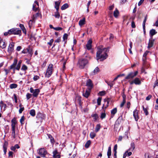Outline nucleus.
<instances>
[{
    "mask_svg": "<svg viewBox=\"0 0 158 158\" xmlns=\"http://www.w3.org/2000/svg\"><path fill=\"white\" fill-rule=\"evenodd\" d=\"M109 48H104L102 46L98 47V50L96 54L97 60H103L106 59L108 56L107 52L109 51Z\"/></svg>",
    "mask_w": 158,
    "mask_h": 158,
    "instance_id": "obj_1",
    "label": "nucleus"
},
{
    "mask_svg": "<svg viewBox=\"0 0 158 158\" xmlns=\"http://www.w3.org/2000/svg\"><path fill=\"white\" fill-rule=\"evenodd\" d=\"M86 57H87V59L81 58L78 60L77 65L80 69H84L85 67L88 64L89 60L88 59H90L91 56H88L87 57V56H86Z\"/></svg>",
    "mask_w": 158,
    "mask_h": 158,
    "instance_id": "obj_2",
    "label": "nucleus"
},
{
    "mask_svg": "<svg viewBox=\"0 0 158 158\" xmlns=\"http://www.w3.org/2000/svg\"><path fill=\"white\" fill-rule=\"evenodd\" d=\"M18 60L16 58H15L14 60V62L12 64L10 67V69H13L14 73H15V70L19 71L21 67V65L22 63L21 60H19L17 64Z\"/></svg>",
    "mask_w": 158,
    "mask_h": 158,
    "instance_id": "obj_3",
    "label": "nucleus"
},
{
    "mask_svg": "<svg viewBox=\"0 0 158 158\" xmlns=\"http://www.w3.org/2000/svg\"><path fill=\"white\" fill-rule=\"evenodd\" d=\"M53 67L52 64H51L49 65L45 75L46 77H49L52 74L53 71Z\"/></svg>",
    "mask_w": 158,
    "mask_h": 158,
    "instance_id": "obj_4",
    "label": "nucleus"
},
{
    "mask_svg": "<svg viewBox=\"0 0 158 158\" xmlns=\"http://www.w3.org/2000/svg\"><path fill=\"white\" fill-rule=\"evenodd\" d=\"M9 31L10 32V34L19 35L21 32V31L18 28H13L9 30Z\"/></svg>",
    "mask_w": 158,
    "mask_h": 158,
    "instance_id": "obj_5",
    "label": "nucleus"
},
{
    "mask_svg": "<svg viewBox=\"0 0 158 158\" xmlns=\"http://www.w3.org/2000/svg\"><path fill=\"white\" fill-rule=\"evenodd\" d=\"M48 153L47 150L44 148H40V156L43 157H46L48 155Z\"/></svg>",
    "mask_w": 158,
    "mask_h": 158,
    "instance_id": "obj_6",
    "label": "nucleus"
},
{
    "mask_svg": "<svg viewBox=\"0 0 158 158\" xmlns=\"http://www.w3.org/2000/svg\"><path fill=\"white\" fill-rule=\"evenodd\" d=\"M138 73V72L137 71H136L135 72H131L125 77V79L127 80L132 79L136 76Z\"/></svg>",
    "mask_w": 158,
    "mask_h": 158,
    "instance_id": "obj_7",
    "label": "nucleus"
},
{
    "mask_svg": "<svg viewBox=\"0 0 158 158\" xmlns=\"http://www.w3.org/2000/svg\"><path fill=\"white\" fill-rule=\"evenodd\" d=\"M40 15L39 13V11L37 13L35 14H34L33 15V18L32 20H30L28 23V24L29 25V27H31L32 26V23L35 20V19L37 18V17H38Z\"/></svg>",
    "mask_w": 158,
    "mask_h": 158,
    "instance_id": "obj_8",
    "label": "nucleus"
},
{
    "mask_svg": "<svg viewBox=\"0 0 158 158\" xmlns=\"http://www.w3.org/2000/svg\"><path fill=\"white\" fill-rule=\"evenodd\" d=\"M15 43L14 42L10 43L9 46L8 48V52L9 54H11L13 52L14 50Z\"/></svg>",
    "mask_w": 158,
    "mask_h": 158,
    "instance_id": "obj_9",
    "label": "nucleus"
},
{
    "mask_svg": "<svg viewBox=\"0 0 158 158\" xmlns=\"http://www.w3.org/2000/svg\"><path fill=\"white\" fill-rule=\"evenodd\" d=\"M134 83L136 85H140L141 82L139 78L136 77L130 82V84L131 85Z\"/></svg>",
    "mask_w": 158,
    "mask_h": 158,
    "instance_id": "obj_10",
    "label": "nucleus"
},
{
    "mask_svg": "<svg viewBox=\"0 0 158 158\" xmlns=\"http://www.w3.org/2000/svg\"><path fill=\"white\" fill-rule=\"evenodd\" d=\"M86 84L87 86L88 87L87 89H91L93 86V84L92 81L90 79H88L87 81Z\"/></svg>",
    "mask_w": 158,
    "mask_h": 158,
    "instance_id": "obj_11",
    "label": "nucleus"
},
{
    "mask_svg": "<svg viewBox=\"0 0 158 158\" xmlns=\"http://www.w3.org/2000/svg\"><path fill=\"white\" fill-rule=\"evenodd\" d=\"M154 41L155 39H153L152 38H150L148 46V49H149L153 46Z\"/></svg>",
    "mask_w": 158,
    "mask_h": 158,
    "instance_id": "obj_12",
    "label": "nucleus"
},
{
    "mask_svg": "<svg viewBox=\"0 0 158 158\" xmlns=\"http://www.w3.org/2000/svg\"><path fill=\"white\" fill-rule=\"evenodd\" d=\"M139 111L137 110V109H135L133 111V116L136 121H137L139 119L138 116Z\"/></svg>",
    "mask_w": 158,
    "mask_h": 158,
    "instance_id": "obj_13",
    "label": "nucleus"
},
{
    "mask_svg": "<svg viewBox=\"0 0 158 158\" xmlns=\"http://www.w3.org/2000/svg\"><path fill=\"white\" fill-rule=\"evenodd\" d=\"M39 3L36 1L35 2V3L33 5V10L35 12L36 11L39 9Z\"/></svg>",
    "mask_w": 158,
    "mask_h": 158,
    "instance_id": "obj_14",
    "label": "nucleus"
},
{
    "mask_svg": "<svg viewBox=\"0 0 158 158\" xmlns=\"http://www.w3.org/2000/svg\"><path fill=\"white\" fill-rule=\"evenodd\" d=\"M8 143L7 141H5L3 145V151L4 152V154L6 155L7 152V147L8 145Z\"/></svg>",
    "mask_w": 158,
    "mask_h": 158,
    "instance_id": "obj_15",
    "label": "nucleus"
},
{
    "mask_svg": "<svg viewBox=\"0 0 158 158\" xmlns=\"http://www.w3.org/2000/svg\"><path fill=\"white\" fill-rule=\"evenodd\" d=\"M110 101V99L108 98H106L104 99V104L103 105V106L105 105V109L108 106ZM103 108L104 106L102 107V108Z\"/></svg>",
    "mask_w": 158,
    "mask_h": 158,
    "instance_id": "obj_16",
    "label": "nucleus"
},
{
    "mask_svg": "<svg viewBox=\"0 0 158 158\" xmlns=\"http://www.w3.org/2000/svg\"><path fill=\"white\" fill-rule=\"evenodd\" d=\"M92 43V40L90 39L88 41L86 44V47L88 50H89L91 48Z\"/></svg>",
    "mask_w": 158,
    "mask_h": 158,
    "instance_id": "obj_17",
    "label": "nucleus"
},
{
    "mask_svg": "<svg viewBox=\"0 0 158 158\" xmlns=\"http://www.w3.org/2000/svg\"><path fill=\"white\" fill-rule=\"evenodd\" d=\"M91 90V89H87L85 92L83 93V96L86 98H88L90 95Z\"/></svg>",
    "mask_w": 158,
    "mask_h": 158,
    "instance_id": "obj_18",
    "label": "nucleus"
},
{
    "mask_svg": "<svg viewBox=\"0 0 158 158\" xmlns=\"http://www.w3.org/2000/svg\"><path fill=\"white\" fill-rule=\"evenodd\" d=\"M157 33V32L154 29H152L149 32V35L150 38H153V36L156 35Z\"/></svg>",
    "mask_w": 158,
    "mask_h": 158,
    "instance_id": "obj_19",
    "label": "nucleus"
},
{
    "mask_svg": "<svg viewBox=\"0 0 158 158\" xmlns=\"http://www.w3.org/2000/svg\"><path fill=\"white\" fill-rule=\"evenodd\" d=\"M11 127L15 128V125L17 124V121L15 118H14L11 121Z\"/></svg>",
    "mask_w": 158,
    "mask_h": 158,
    "instance_id": "obj_20",
    "label": "nucleus"
},
{
    "mask_svg": "<svg viewBox=\"0 0 158 158\" xmlns=\"http://www.w3.org/2000/svg\"><path fill=\"white\" fill-rule=\"evenodd\" d=\"M117 109L116 108H115L114 109H113L111 111V117L113 118L114 116V114L117 113Z\"/></svg>",
    "mask_w": 158,
    "mask_h": 158,
    "instance_id": "obj_21",
    "label": "nucleus"
},
{
    "mask_svg": "<svg viewBox=\"0 0 158 158\" xmlns=\"http://www.w3.org/2000/svg\"><path fill=\"white\" fill-rule=\"evenodd\" d=\"M48 138L49 139H50V142L53 145L55 142L54 139L52 137V135L50 134H47Z\"/></svg>",
    "mask_w": 158,
    "mask_h": 158,
    "instance_id": "obj_22",
    "label": "nucleus"
},
{
    "mask_svg": "<svg viewBox=\"0 0 158 158\" xmlns=\"http://www.w3.org/2000/svg\"><path fill=\"white\" fill-rule=\"evenodd\" d=\"M60 4V2L59 1H56L55 2V8L56 10H58L59 6Z\"/></svg>",
    "mask_w": 158,
    "mask_h": 158,
    "instance_id": "obj_23",
    "label": "nucleus"
},
{
    "mask_svg": "<svg viewBox=\"0 0 158 158\" xmlns=\"http://www.w3.org/2000/svg\"><path fill=\"white\" fill-rule=\"evenodd\" d=\"M99 71V69L98 67H96L94 70L91 73L92 75H94Z\"/></svg>",
    "mask_w": 158,
    "mask_h": 158,
    "instance_id": "obj_24",
    "label": "nucleus"
},
{
    "mask_svg": "<svg viewBox=\"0 0 158 158\" xmlns=\"http://www.w3.org/2000/svg\"><path fill=\"white\" fill-rule=\"evenodd\" d=\"M15 128L14 127H11V136L14 138L15 139L16 138L15 133Z\"/></svg>",
    "mask_w": 158,
    "mask_h": 158,
    "instance_id": "obj_25",
    "label": "nucleus"
},
{
    "mask_svg": "<svg viewBox=\"0 0 158 158\" xmlns=\"http://www.w3.org/2000/svg\"><path fill=\"white\" fill-rule=\"evenodd\" d=\"M40 92V89H35V91L33 93V95L34 97H36L39 94V93Z\"/></svg>",
    "mask_w": 158,
    "mask_h": 158,
    "instance_id": "obj_26",
    "label": "nucleus"
},
{
    "mask_svg": "<svg viewBox=\"0 0 158 158\" xmlns=\"http://www.w3.org/2000/svg\"><path fill=\"white\" fill-rule=\"evenodd\" d=\"M119 15V12L118 10L116 8L114 12V16L116 18H117Z\"/></svg>",
    "mask_w": 158,
    "mask_h": 158,
    "instance_id": "obj_27",
    "label": "nucleus"
},
{
    "mask_svg": "<svg viewBox=\"0 0 158 158\" xmlns=\"http://www.w3.org/2000/svg\"><path fill=\"white\" fill-rule=\"evenodd\" d=\"M129 150H128L125 152V153L123 155V158H125L127 156H130L132 154L131 152H128V151Z\"/></svg>",
    "mask_w": 158,
    "mask_h": 158,
    "instance_id": "obj_28",
    "label": "nucleus"
},
{
    "mask_svg": "<svg viewBox=\"0 0 158 158\" xmlns=\"http://www.w3.org/2000/svg\"><path fill=\"white\" fill-rule=\"evenodd\" d=\"M85 18H83L79 22V25L81 27L83 25L85 24Z\"/></svg>",
    "mask_w": 158,
    "mask_h": 158,
    "instance_id": "obj_29",
    "label": "nucleus"
},
{
    "mask_svg": "<svg viewBox=\"0 0 158 158\" xmlns=\"http://www.w3.org/2000/svg\"><path fill=\"white\" fill-rule=\"evenodd\" d=\"M69 7V5L67 3H65L61 7L62 10H64Z\"/></svg>",
    "mask_w": 158,
    "mask_h": 158,
    "instance_id": "obj_30",
    "label": "nucleus"
},
{
    "mask_svg": "<svg viewBox=\"0 0 158 158\" xmlns=\"http://www.w3.org/2000/svg\"><path fill=\"white\" fill-rule=\"evenodd\" d=\"M6 44L5 43V42H4L3 41H1V44H0V47L2 48V49H3L6 48Z\"/></svg>",
    "mask_w": 158,
    "mask_h": 158,
    "instance_id": "obj_31",
    "label": "nucleus"
},
{
    "mask_svg": "<svg viewBox=\"0 0 158 158\" xmlns=\"http://www.w3.org/2000/svg\"><path fill=\"white\" fill-rule=\"evenodd\" d=\"M30 114L32 116L34 117L35 115V111L34 109H32L30 111Z\"/></svg>",
    "mask_w": 158,
    "mask_h": 158,
    "instance_id": "obj_32",
    "label": "nucleus"
},
{
    "mask_svg": "<svg viewBox=\"0 0 158 158\" xmlns=\"http://www.w3.org/2000/svg\"><path fill=\"white\" fill-rule=\"evenodd\" d=\"M131 147L129 149V150L131 151H133L135 148V145L134 142H132L131 144Z\"/></svg>",
    "mask_w": 158,
    "mask_h": 158,
    "instance_id": "obj_33",
    "label": "nucleus"
},
{
    "mask_svg": "<svg viewBox=\"0 0 158 158\" xmlns=\"http://www.w3.org/2000/svg\"><path fill=\"white\" fill-rule=\"evenodd\" d=\"M18 85L15 83H13L10 85V89H12L15 88L17 87Z\"/></svg>",
    "mask_w": 158,
    "mask_h": 158,
    "instance_id": "obj_34",
    "label": "nucleus"
},
{
    "mask_svg": "<svg viewBox=\"0 0 158 158\" xmlns=\"http://www.w3.org/2000/svg\"><path fill=\"white\" fill-rule=\"evenodd\" d=\"M101 128L100 125V124H98L95 127V131L96 132H98L100 130Z\"/></svg>",
    "mask_w": 158,
    "mask_h": 158,
    "instance_id": "obj_35",
    "label": "nucleus"
},
{
    "mask_svg": "<svg viewBox=\"0 0 158 158\" xmlns=\"http://www.w3.org/2000/svg\"><path fill=\"white\" fill-rule=\"evenodd\" d=\"M91 141L90 140H88L87 142L85 143V147L86 148H88L89 147V145L91 144Z\"/></svg>",
    "mask_w": 158,
    "mask_h": 158,
    "instance_id": "obj_36",
    "label": "nucleus"
},
{
    "mask_svg": "<svg viewBox=\"0 0 158 158\" xmlns=\"http://www.w3.org/2000/svg\"><path fill=\"white\" fill-rule=\"evenodd\" d=\"M111 147L110 146L108 147V150L107 152V156H110L111 155Z\"/></svg>",
    "mask_w": 158,
    "mask_h": 158,
    "instance_id": "obj_37",
    "label": "nucleus"
},
{
    "mask_svg": "<svg viewBox=\"0 0 158 158\" xmlns=\"http://www.w3.org/2000/svg\"><path fill=\"white\" fill-rule=\"evenodd\" d=\"M54 16L55 18L59 19L60 16V14L58 10H56V11L55 12Z\"/></svg>",
    "mask_w": 158,
    "mask_h": 158,
    "instance_id": "obj_38",
    "label": "nucleus"
},
{
    "mask_svg": "<svg viewBox=\"0 0 158 158\" xmlns=\"http://www.w3.org/2000/svg\"><path fill=\"white\" fill-rule=\"evenodd\" d=\"M143 108L145 115H148V109L147 108H145L143 106Z\"/></svg>",
    "mask_w": 158,
    "mask_h": 158,
    "instance_id": "obj_39",
    "label": "nucleus"
},
{
    "mask_svg": "<svg viewBox=\"0 0 158 158\" xmlns=\"http://www.w3.org/2000/svg\"><path fill=\"white\" fill-rule=\"evenodd\" d=\"M96 134L94 132H91L90 134V136L91 139L94 138L96 136Z\"/></svg>",
    "mask_w": 158,
    "mask_h": 158,
    "instance_id": "obj_40",
    "label": "nucleus"
},
{
    "mask_svg": "<svg viewBox=\"0 0 158 158\" xmlns=\"http://www.w3.org/2000/svg\"><path fill=\"white\" fill-rule=\"evenodd\" d=\"M19 27H20L21 28L23 31V32H25V33H26V29H25L24 26V25L23 24H20L19 25Z\"/></svg>",
    "mask_w": 158,
    "mask_h": 158,
    "instance_id": "obj_41",
    "label": "nucleus"
},
{
    "mask_svg": "<svg viewBox=\"0 0 158 158\" xmlns=\"http://www.w3.org/2000/svg\"><path fill=\"white\" fill-rule=\"evenodd\" d=\"M102 100V98L100 97H99L98 98L97 100V102L98 103V106H99L101 105V102Z\"/></svg>",
    "mask_w": 158,
    "mask_h": 158,
    "instance_id": "obj_42",
    "label": "nucleus"
},
{
    "mask_svg": "<svg viewBox=\"0 0 158 158\" xmlns=\"http://www.w3.org/2000/svg\"><path fill=\"white\" fill-rule=\"evenodd\" d=\"M28 51V48H24L22 52V53L26 54L27 53Z\"/></svg>",
    "mask_w": 158,
    "mask_h": 158,
    "instance_id": "obj_43",
    "label": "nucleus"
},
{
    "mask_svg": "<svg viewBox=\"0 0 158 158\" xmlns=\"http://www.w3.org/2000/svg\"><path fill=\"white\" fill-rule=\"evenodd\" d=\"M27 69V67L25 65L23 64L21 70H26Z\"/></svg>",
    "mask_w": 158,
    "mask_h": 158,
    "instance_id": "obj_44",
    "label": "nucleus"
},
{
    "mask_svg": "<svg viewBox=\"0 0 158 158\" xmlns=\"http://www.w3.org/2000/svg\"><path fill=\"white\" fill-rule=\"evenodd\" d=\"M24 116H22L21 117V118L20 120V122L21 125L23 124H24V123H23V122H24Z\"/></svg>",
    "mask_w": 158,
    "mask_h": 158,
    "instance_id": "obj_45",
    "label": "nucleus"
},
{
    "mask_svg": "<svg viewBox=\"0 0 158 158\" xmlns=\"http://www.w3.org/2000/svg\"><path fill=\"white\" fill-rule=\"evenodd\" d=\"M92 117H94V120L95 121L96 120L98 117V115L96 114H95L92 115Z\"/></svg>",
    "mask_w": 158,
    "mask_h": 158,
    "instance_id": "obj_46",
    "label": "nucleus"
},
{
    "mask_svg": "<svg viewBox=\"0 0 158 158\" xmlns=\"http://www.w3.org/2000/svg\"><path fill=\"white\" fill-rule=\"evenodd\" d=\"M32 94H29L27 93L26 95V98L27 100H28L29 99L31 98V97Z\"/></svg>",
    "mask_w": 158,
    "mask_h": 158,
    "instance_id": "obj_47",
    "label": "nucleus"
},
{
    "mask_svg": "<svg viewBox=\"0 0 158 158\" xmlns=\"http://www.w3.org/2000/svg\"><path fill=\"white\" fill-rule=\"evenodd\" d=\"M106 114L105 113H102L101 114L100 118L102 119L105 118L106 117Z\"/></svg>",
    "mask_w": 158,
    "mask_h": 158,
    "instance_id": "obj_48",
    "label": "nucleus"
},
{
    "mask_svg": "<svg viewBox=\"0 0 158 158\" xmlns=\"http://www.w3.org/2000/svg\"><path fill=\"white\" fill-rule=\"evenodd\" d=\"M68 35L66 33H65L63 35V40L64 41L65 40H66L67 39Z\"/></svg>",
    "mask_w": 158,
    "mask_h": 158,
    "instance_id": "obj_49",
    "label": "nucleus"
},
{
    "mask_svg": "<svg viewBox=\"0 0 158 158\" xmlns=\"http://www.w3.org/2000/svg\"><path fill=\"white\" fill-rule=\"evenodd\" d=\"M107 84L108 85H109L111 88L114 85V81H112L111 82H108L107 83Z\"/></svg>",
    "mask_w": 158,
    "mask_h": 158,
    "instance_id": "obj_50",
    "label": "nucleus"
},
{
    "mask_svg": "<svg viewBox=\"0 0 158 158\" xmlns=\"http://www.w3.org/2000/svg\"><path fill=\"white\" fill-rule=\"evenodd\" d=\"M105 94V91H102L99 92L98 93V94L100 96H103Z\"/></svg>",
    "mask_w": 158,
    "mask_h": 158,
    "instance_id": "obj_51",
    "label": "nucleus"
},
{
    "mask_svg": "<svg viewBox=\"0 0 158 158\" xmlns=\"http://www.w3.org/2000/svg\"><path fill=\"white\" fill-rule=\"evenodd\" d=\"M47 61L46 60H45L44 62L41 65V67L42 68H43L45 67L46 65Z\"/></svg>",
    "mask_w": 158,
    "mask_h": 158,
    "instance_id": "obj_52",
    "label": "nucleus"
},
{
    "mask_svg": "<svg viewBox=\"0 0 158 158\" xmlns=\"http://www.w3.org/2000/svg\"><path fill=\"white\" fill-rule=\"evenodd\" d=\"M147 19V17H145L143 23V26H145V23Z\"/></svg>",
    "mask_w": 158,
    "mask_h": 158,
    "instance_id": "obj_53",
    "label": "nucleus"
},
{
    "mask_svg": "<svg viewBox=\"0 0 158 158\" xmlns=\"http://www.w3.org/2000/svg\"><path fill=\"white\" fill-rule=\"evenodd\" d=\"M45 115V114H41L40 113V118H41L42 120V121L44 120Z\"/></svg>",
    "mask_w": 158,
    "mask_h": 158,
    "instance_id": "obj_54",
    "label": "nucleus"
},
{
    "mask_svg": "<svg viewBox=\"0 0 158 158\" xmlns=\"http://www.w3.org/2000/svg\"><path fill=\"white\" fill-rule=\"evenodd\" d=\"M0 106L1 109H2L3 107H4V110H5L6 107V105L5 104H3L2 105H1Z\"/></svg>",
    "mask_w": 158,
    "mask_h": 158,
    "instance_id": "obj_55",
    "label": "nucleus"
},
{
    "mask_svg": "<svg viewBox=\"0 0 158 158\" xmlns=\"http://www.w3.org/2000/svg\"><path fill=\"white\" fill-rule=\"evenodd\" d=\"M24 107L23 106L22 108H20V109L19 110V114H21L22 113V112L24 110Z\"/></svg>",
    "mask_w": 158,
    "mask_h": 158,
    "instance_id": "obj_56",
    "label": "nucleus"
},
{
    "mask_svg": "<svg viewBox=\"0 0 158 158\" xmlns=\"http://www.w3.org/2000/svg\"><path fill=\"white\" fill-rule=\"evenodd\" d=\"M63 29V28L62 27H55L54 28V30L56 31H61Z\"/></svg>",
    "mask_w": 158,
    "mask_h": 158,
    "instance_id": "obj_57",
    "label": "nucleus"
},
{
    "mask_svg": "<svg viewBox=\"0 0 158 158\" xmlns=\"http://www.w3.org/2000/svg\"><path fill=\"white\" fill-rule=\"evenodd\" d=\"M53 156H55L56 154H58V153L57 152V149H55L53 152Z\"/></svg>",
    "mask_w": 158,
    "mask_h": 158,
    "instance_id": "obj_58",
    "label": "nucleus"
},
{
    "mask_svg": "<svg viewBox=\"0 0 158 158\" xmlns=\"http://www.w3.org/2000/svg\"><path fill=\"white\" fill-rule=\"evenodd\" d=\"M125 102H126V100H123L122 102L121 103V104H120V106L121 107H122L123 106Z\"/></svg>",
    "mask_w": 158,
    "mask_h": 158,
    "instance_id": "obj_59",
    "label": "nucleus"
},
{
    "mask_svg": "<svg viewBox=\"0 0 158 158\" xmlns=\"http://www.w3.org/2000/svg\"><path fill=\"white\" fill-rule=\"evenodd\" d=\"M131 26L132 28H135L136 27L135 22L134 21H132L131 22Z\"/></svg>",
    "mask_w": 158,
    "mask_h": 158,
    "instance_id": "obj_60",
    "label": "nucleus"
},
{
    "mask_svg": "<svg viewBox=\"0 0 158 158\" xmlns=\"http://www.w3.org/2000/svg\"><path fill=\"white\" fill-rule=\"evenodd\" d=\"M14 96L15 102L16 103H17V98L16 94H14Z\"/></svg>",
    "mask_w": 158,
    "mask_h": 158,
    "instance_id": "obj_61",
    "label": "nucleus"
},
{
    "mask_svg": "<svg viewBox=\"0 0 158 158\" xmlns=\"http://www.w3.org/2000/svg\"><path fill=\"white\" fill-rule=\"evenodd\" d=\"M53 42V39H51L50 40L49 42H48V44H49L50 46H51L52 45V43Z\"/></svg>",
    "mask_w": 158,
    "mask_h": 158,
    "instance_id": "obj_62",
    "label": "nucleus"
},
{
    "mask_svg": "<svg viewBox=\"0 0 158 158\" xmlns=\"http://www.w3.org/2000/svg\"><path fill=\"white\" fill-rule=\"evenodd\" d=\"M39 78V76H37V75H35L34 76V77H33V80L34 81H36L37 80H38Z\"/></svg>",
    "mask_w": 158,
    "mask_h": 158,
    "instance_id": "obj_63",
    "label": "nucleus"
},
{
    "mask_svg": "<svg viewBox=\"0 0 158 158\" xmlns=\"http://www.w3.org/2000/svg\"><path fill=\"white\" fill-rule=\"evenodd\" d=\"M152 96L151 95H148L146 98V100L148 101L150 100V99L152 98Z\"/></svg>",
    "mask_w": 158,
    "mask_h": 158,
    "instance_id": "obj_64",
    "label": "nucleus"
}]
</instances>
